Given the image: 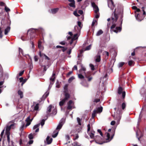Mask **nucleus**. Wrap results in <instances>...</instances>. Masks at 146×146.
<instances>
[{
	"mask_svg": "<svg viewBox=\"0 0 146 146\" xmlns=\"http://www.w3.org/2000/svg\"><path fill=\"white\" fill-rule=\"evenodd\" d=\"M78 13L80 14V15H82L83 13V12L82 10H79L78 11Z\"/></svg>",
	"mask_w": 146,
	"mask_h": 146,
	"instance_id": "obj_60",
	"label": "nucleus"
},
{
	"mask_svg": "<svg viewBox=\"0 0 146 146\" xmlns=\"http://www.w3.org/2000/svg\"><path fill=\"white\" fill-rule=\"evenodd\" d=\"M68 84H66L63 87L64 91L63 92L64 94L65 98L60 102L59 105L60 106H63L66 101L70 97V95L68 93Z\"/></svg>",
	"mask_w": 146,
	"mask_h": 146,
	"instance_id": "obj_4",
	"label": "nucleus"
},
{
	"mask_svg": "<svg viewBox=\"0 0 146 146\" xmlns=\"http://www.w3.org/2000/svg\"><path fill=\"white\" fill-rule=\"evenodd\" d=\"M103 31L102 30H100L96 33V35L97 36H99L103 34Z\"/></svg>",
	"mask_w": 146,
	"mask_h": 146,
	"instance_id": "obj_26",
	"label": "nucleus"
},
{
	"mask_svg": "<svg viewBox=\"0 0 146 146\" xmlns=\"http://www.w3.org/2000/svg\"><path fill=\"white\" fill-rule=\"evenodd\" d=\"M81 68L79 70L80 74H78V76L79 78L82 79L84 78V77L82 75L83 73L82 72H81L83 71V73H85V71L86 70V69L82 65H81Z\"/></svg>",
	"mask_w": 146,
	"mask_h": 146,
	"instance_id": "obj_7",
	"label": "nucleus"
},
{
	"mask_svg": "<svg viewBox=\"0 0 146 146\" xmlns=\"http://www.w3.org/2000/svg\"><path fill=\"white\" fill-rule=\"evenodd\" d=\"M97 131L100 134V135L103 137V134L101 130L99 129H98L97 130Z\"/></svg>",
	"mask_w": 146,
	"mask_h": 146,
	"instance_id": "obj_58",
	"label": "nucleus"
},
{
	"mask_svg": "<svg viewBox=\"0 0 146 146\" xmlns=\"http://www.w3.org/2000/svg\"><path fill=\"white\" fill-rule=\"evenodd\" d=\"M74 14L76 17H78L80 15L78 14L76 11H75L73 12Z\"/></svg>",
	"mask_w": 146,
	"mask_h": 146,
	"instance_id": "obj_53",
	"label": "nucleus"
},
{
	"mask_svg": "<svg viewBox=\"0 0 146 146\" xmlns=\"http://www.w3.org/2000/svg\"><path fill=\"white\" fill-rule=\"evenodd\" d=\"M49 94V92H46L45 94L42 96L41 100H44L48 96Z\"/></svg>",
	"mask_w": 146,
	"mask_h": 146,
	"instance_id": "obj_21",
	"label": "nucleus"
},
{
	"mask_svg": "<svg viewBox=\"0 0 146 146\" xmlns=\"http://www.w3.org/2000/svg\"><path fill=\"white\" fill-rule=\"evenodd\" d=\"M102 110L103 108L102 106L100 107L96 108V109H95L97 113H101L102 111Z\"/></svg>",
	"mask_w": 146,
	"mask_h": 146,
	"instance_id": "obj_22",
	"label": "nucleus"
},
{
	"mask_svg": "<svg viewBox=\"0 0 146 146\" xmlns=\"http://www.w3.org/2000/svg\"><path fill=\"white\" fill-rule=\"evenodd\" d=\"M121 117V116L120 115H119L116 117L115 119L117 120V121H119L120 120Z\"/></svg>",
	"mask_w": 146,
	"mask_h": 146,
	"instance_id": "obj_40",
	"label": "nucleus"
},
{
	"mask_svg": "<svg viewBox=\"0 0 146 146\" xmlns=\"http://www.w3.org/2000/svg\"><path fill=\"white\" fill-rule=\"evenodd\" d=\"M5 10L7 12H8L10 11V9L6 6H5Z\"/></svg>",
	"mask_w": 146,
	"mask_h": 146,
	"instance_id": "obj_34",
	"label": "nucleus"
},
{
	"mask_svg": "<svg viewBox=\"0 0 146 146\" xmlns=\"http://www.w3.org/2000/svg\"><path fill=\"white\" fill-rule=\"evenodd\" d=\"M46 54L44 53H41L40 51L39 53V55L40 57H43L44 56V55Z\"/></svg>",
	"mask_w": 146,
	"mask_h": 146,
	"instance_id": "obj_55",
	"label": "nucleus"
},
{
	"mask_svg": "<svg viewBox=\"0 0 146 146\" xmlns=\"http://www.w3.org/2000/svg\"><path fill=\"white\" fill-rule=\"evenodd\" d=\"M55 74L53 72L52 76L50 78V84L49 86V88H50L54 83L55 79Z\"/></svg>",
	"mask_w": 146,
	"mask_h": 146,
	"instance_id": "obj_8",
	"label": "nucleus"
},
{
	"mask_svg": "<svg viewBox=\"0 0 146 146\" xmlns=\"http://www.w3.org/2000/svg\"><path fill=\"white\" fill-rule=\"evenodd\" d=\"M38 56L35 55L34 56V60L35 62H37L38 60Z\"/></svg>",
	"mask_w": 146,
	"mask_h": 146,
	"instance_id": "obj_47",
	"label": "nucleus"
},
{
	"mask_svg": "<svg viewBox=\"0 0 146 146\" xmlns=\"http://www.w3.org/2000/svg\"><path fill=\"white\" fill-rule=\"evenodd\" d=\"M15 124L13 123L11 124L9 126H7L6 127V133H10L9 131L10 129L11 128L13 129L15 127Z\"/></svg>",
	"mask_w": 146,
	"mask_h": 146,
	"instance_id": "obj_14",
	"label": "nucleus"
},
{
	"mask_svg": "<svg viewBox=\"0 0 146 146\" xmlns=\"http://www.w3.org/2000/svg\"><path fill=\"white\" fill-rule=\"evenodd\" d=\"M100 99L99 98H96L93 101V102L94 103H97L98 102H99L100 101Z\"/></svg>",
	"mask_w": 146,
	"mask_h": 146,
	"instance_id": "obj_43",
	"label": "nucleus"
},
{
	"mask_svg": "<svg viewBox=\"0 0 146 146\" xmlns=\"http://www.w3.org/2000/svg\"><path fill=\"white\" fill-rule=\"evenodd\" d=\"M123 17V9L122 8L118 9L117 12H116V9H115L111 17L113 23L111 27V32L113 31L117 33L121 32Z\"/></svg>",
	"mask_w": 146,
	"mask_h": 146,
	"instance_id": "obj_1",
	"label": "nucleus"
},
{
	"mask_svg": "<svg viewBox=\"0 0 146 146\" xmlns=\"http://www.w3.org/2000/svg\"><path fill=\"white\" fill-rule=\"evenodd\" d=\"M73 146H79L80 145L79 143L77 142H75L73 143L72 144Z\"/></svg>",
	"mask_w": 146,
	"mask_h": 146,
	"instance_id": "obj_48",
	"label": "nucleus"
},
{
	"mask_svg": "<svg viewBox=\"0 0 146 146\" xmlns=\"http://www.w3.org/2000/svg\"><path fill=\"white\" fill-rule=\"evenodd\" d=\"M40 125V123H38V124H36V125H35L33 127V129H36V128L37 129V128H38V127Z\"/></svg>",
	"mask_w": 146,
	"mask_h": 146,
	"instance_id": "obj_33",
	"label": "nucleus"
},
{
	"mask_svg": "<svg viewBox=\"0 0 146 146\" xmlns=\"http://www.w3.org/2000/svg\"><path fill=\"white\" fill-rule=\"evenodd\" d=\"M28 137L30 139H31L33 138V134L32 133H31L28 135Z\"/></svg>",
	"mask_w": 146,
	"mask_h": 146,
	"instance_id": "obj_45",
	"label": "nucleus"
},
{
	"mask_svg": "<svg viewBox=\"0 0 146 146\" xmlns=\"http://www.w3.org/2000/svg\"><path fill=\"white\" fill-rule=\"evenodd\" d=\"M132 9H134V10H135V13H136V10H137V9H139L138 8H137V7L135 6H133L132 7Z\"/></svg>",
	"mask_w": 146,
	"mask_h": 146,
	"instance_id": "obj_57",
	"label": "nucleus"
},
{
	"mask_svg": "<svg viewBox=\"0 0 146 146\" xmlns=\"http://www.w3.org/2000/svg\"><path fill=\"white\" fill-rule=\"evenodd\" d=\"M81 84L82 86H84L86 87H88V85L86 83L85 84L83 82H82Z\"/></svg>",
	"mask_w": 146,
	"mask_h": 146,
	"instance_id": "obj_56",
	"label": "nucleus"
},
{
	"mask_svg": "<svg viewBox=\"0 0 146 146\" xmlns=\"http://www.w3.org/2000/svg\"><path fill=\"white\" fill-rule=\"evenodd\" d=\"M37 30V29L33 28L30 29L28 30V33H29L31 38H33L35 37L36 35L35 33Z\"/></svg>",
	"mask_w": 146,
	"mask_h": 146,
	"instance_id": "obj_6",
	"label": "nucleus"
},
{
	"mask_svg": "<svg viewBox=\"0 0 146 146\" xmlns=\"http://www.w3.org/2000/svg\"><path fill=\"white\" fill-rule=\"evenodd\" d=\"M46 119H43L41 121L40 123L42 126L44 124L45 121Z\"/></svg>",
	"mask_w": 146,
	"mask_h": 146,
	"instance_id": "obj_35",
	"label": "nucleus"
},
{
	"mask_svg": "<svg viewBox=\"0 0 146 146\" xmlns=\"http://www.w3.org/2000/svg\"><path fill=\"white\" fill-rule=\"evenodd\" d=\"M65 121V119L64 118H62L60 120L59 124L56 128V130L54 132V134L52 135V137H53L55 138L57 136L58 134L59 131L61 128Z\"/></svg>",
	"mask_w": 146,
	"mask_h": 146,
	"instance_id": "obj_5",
	"label": "nucleus"
},
{
	"mask_svg": "<svg viewBox=\"0 0 146 146\" xmlns=\"http://www.w3.org/2000/svg\"><path fill=\"white\" fill-rule=\"evenodd\" d=\"M108 6L111 9H113L115 5L112 0H108Z\"/></svg>",
	"mask_w": 146,
	"mask_h": 146,
	"instance_id": "obj_12",
	"label": "nucleus"
},
{
	"mask_svg": "<svg viewBox=\"0 0 146 146\" xmlns=\"http://www.w3.org/2000/svg\"><path fill=\"white\" fill-rule=\"evenodd\" d=\"M52 108V106L51 105H50V106L48 107L46 112V119H47L48 117L49 116V113L51 111Z\"/></svg>",
	"mask_w": 146,
	"mask_h": 146,
	"instance_id": "obj_17",
	"label": "nucleus"
},
{
	"mask_svg": "<svg viewBox=\"0 0 146 146\" xmlns=\"http://www.w3.org/2000/svg\"><path fill=\"white\" fill-rule=\"evenodd\" d=\"M74 79V76H72L70 77L68 80V82L69 83H70Z\"/></svg>",
	"mask_w": 146,
	"mask_h": 146,
	"instance_id": "obj_28",
	"label": "nucleus"
},
{
	"mask_svg": "<svg viewBox=\"0 0 146 146\" xmlns=\"http://www.w3.org/2000/svg\"><path fill=\"white\" fill-rule=\"evenodd\" d=\"M97 20L94 19L92 24V26H93L95 25V23L97 24Z\"/></svg>",
	"mask_w": 146,
	"mask_h": 146,
	"instance_id": "obj_39",
	"label": "nucleus"
},
{
	"mask_svg": "<svg viewBox=\"0 0 146 146\" xmlns=\"http://www.w3.org/2000/svg\"><path fill=\"white\" fill-rule=\"evenodd\" d=\"M95 131L93 130H92L91 132H88V134L89 135L90 137L91 138L93 139L94 137V135L95 133Z\"/></svg>",
	"mask_w": 146,
	"mask_h": 146,
	"instance_id": "obj_20",
	"label": "nucleus"
},
{
	"mask_svg": "<svg viewBox=\"0 0 146 146\" xmlns=\"http://www.w3.org/2000/svg\"><path fill=\"white\" fill-rule=\"evenodd\" d=\"M123 88L121 87H119L118 89V93L119 94H122V97L123 99L124 98L125 96V92H123Z\"/></svg>",
	"mask_w": 146,
	"mask_h": 146,
	"instance_id": "obj_11",
	"label": "nucleus"
},
{
	"mask_svg": "<svg viewBox=\"0 0 146 146\" xmlns=\"http://www.w3.org/2000/svg\"><path fill=\"white\" fill-rule=\"evenodd\" d=\"M69 5L71 7H72L73 8L75 7V1L72 2H71V3H69Z\"/></svg>",
	"mask_w": 146,
	"mask_h": 146,
	"instance_id": "obj_27",
	"label": "nucleus"
},
{
	"mask_svg": "<svg viewBox=\"0 0 146 146\" xmlns=\"http://www.w3.org/2000/svg\"><path fill=\"white\" fill-rule=\"evenodd\" d=\"M60 44L62 45H64L65 44L66 42L65 41H63L60 42Z\"/></svg>",
	"mask_w": 146,
	"mask_h": 146,
	"instance_id": "obj_61",
	"label": "nucleus"
},
{
	"mask_svg": "<svg viewBox=\"0 0 146 146\" xmlns=\"http://www.w3.org/2000/svg\"><path fill=\"white\" fill-rule=\"evenodd\" d=\"M59 8H54L51 9V12L53 14H54L56 13L58 11Z\"/></svg>",
	"mask_w": 146,
	"mask_h": 146,
	"instance_id": "obj_24",
	"label": "nucleus"
},
{
	"mask_svg": "<svg viewBox=\"0 0 146 146\" xmlns=\"http://www.w3.org/2000/svg\"><path fill=\"white\" fill-rule=\"evenodd\" d=\"M68 106L67 107V109L68 110H71L72 108V106L71 105L69 104H67Z\"/></svg>",
	"mask_w": 146,
	"mask_h": 146,
	"instance_id": "obj_49",
	"label": "nucleus"
},
{
	"mask_svg": "<svg viewBox=\"0 0 146 146\" xmlns=\"http://www.w3.org/2000/svg\"><path fill=\"white\" fill-rule=\"evenodd\" d=\"M145 8V7H142L141 9H139L137 10H136L135 16L138 21H141L145 17L146 15L145 11L144 10V8Z\"/></svg>",
	"mask_w": 146,
	"mask_h": 146,
	"instance_id": "obj_3",
	"label": "nucleus"
},
{
	"mask_svg": "<svg viewBox=\"0 0 146 146\" xmlns=\"http://www.w3.org/2000/svg\"><path fill=\"white\" fill-rule=\"evenodd\" d=\"M77 121L78 123V125H81V121L82 120V119H81L80 118L78 117L77 118Z\"/></svg>",
	"mask_w": 146,
	"mask_h": 146,
	"instance_id": "obj_31",
	"label": "nucleus"
},
{
	"mask_svg": "<svg viewBox=\"0 0 146 146\" xmlns=\"http://www.w3.org/2000/svg\"><path fill=\"white\" fill-rule=\"evenodd\" d=\"M18 93L19 95L20 96V98H22L23 97V92L21 90H19L18 92Z\"/></svg>",
	"mask_w": 146,
	"mask_h": 146,
	"instance_id": "obj_25",
	"label": "nucleus"
},
{
	"mask_svg": "<svg viewBox=\"0 0 146 146\" xmlns=\"http://www.w3.org/2000/svg\"><path fill=\"white\" fill-rule=\"evenodd\" d=\"M10 27L8 26L5 30L4 33L5 35H7L8 33L10 31Z\"/></svg>",
	"mask_w": 146,
	"mask_h": 146,
	"instance_id": "obj_23",
	"label": "nucleus"
},
{
	"mask_svg": "<svg viewBox=\"0 0 146 146\" xmlns=\"http://www.w3.org/2000/svg\"><path fill=\"white\" fill-rule=\"evenodd\" d=\"M126 106V105L125 103L124 102L122 104L121 107L122 108L123 110L125 109V107Z\"/></svg>",
	"mask_w": 146,
	"mask_h": 146,
	"instance_id": "obj_50",
	"label": "nucleus"
},
{
	"mask_svg": "<svg viewBox=\"0 0 146 146\" xmlns=\"http://www.w3.org/2000/svg\"><path fill=\"white\" fill-rule=\"evenodd\" d=\"M133 62V61L131 60H129L128 61V64L129 66H131Z\"/></svg>",
	"mask_w": 146,
	"mask_h": 146,
	"instance_id": "obj_59",
	"label": "nucleus"
},
{
	"mask_svg": "<svg viewBox=\"0 0 146 146\" xmlns=\"http://www.w3.org/2000/svg\"><path fill=\"white\" fill-rule=\"evenodd\" d=\"M52 138H50L49 136H47L46 138V141H44V143L45 145L50 144L52 142Z\"/></svg>",
	"mask_w": 146,
	"mask_h": 146,
	"instance_id": "obj_16",
	"label": "nucleus"
},
{
	"mask_svg": "<svg viewBox=\"0 0 146 146\" xmlns=\"http://www.w3.org/2000/svg\"><path fill=\"white\" fill-rule=\"evenodd\" d=\"M102 50H100L98 51L97 54L95 57V60L96 62H99L101 60V56L100 53L102 52Z\"/></svg>",
	"mask_w": 146,
	"mask_h": 146,
	"instance_id": "obj_13",
	"label": "nucleus"
},
{
	"mask_svg": "<svg viewBox=\"0 0 146 146\" xmlns=\"http://www.w3.org/2000/svg\"><path fill=\"white\" fill-rule=\"evenodd\" d=\"M90 66L91 68V69L92 70H94L95 69L94 66L92 64H90Z\"/></svg>",
	"mask_w": 146,
	"mask_h": 146,
	"instance_id": "obj_37",
	"label": "nucleus"
},
{
	"mask_svg": "<svg viewBox=\"0 0 146 146\" xmlns=\"http://www.w3.org/2000/svg\"><path fill=\"white\" fill-rule=\"evenodd\" d=\"M19 53H21V54L24 56L26 57L27 58H29V59L30 60L31 62H32V59L31 57L29 55V54H25L24 53L23 50L20 48H19Z\"/></svg>",
	"mask_w": 146,
	"mask_h": 146,
	"instance_id": "obj_9",
	"label": "nucleus"
},
{
	"mask_svg": "<svg viewBox=\"0 0 146 146\" xmlns=\"http://www.w3.org/2000/svg\"><path fill=\"white\" fill-rule=\"evenodd\" d=\"M72 73V71H71L69 72L67 74L66 76L67 77L69 76L70 74H71Z\"/></svg>",
	"mask_w": 146,
	"mask_h": 146,
	"instance_id": "obj_62",
	"label": "nucleus"
},
{
	"mask_svg": "<svg viewBox=\"0 0 146 146\" xmlns=\"http://www.w3.org/2000/svg\"><path fill=\"white\" fill-rule=\"evenodd\" d=\"M25 126V123L24 122L22 121L21 122V125L20 127V129L21 130H23V129L24 128Z\"/></svg>",
	"mask_w": 146,
	"mask_h": 146,
	"instance_id": "obj_32",
	"label": "nucleus"
},
{
	"mask_svg": "<svg viewBox=\"0 0 146 146\" xmlns=\"http://www.w3.org/2000/svg\"><path fill=\"white\" fill-rule=\"evenodd\" d=\"M114 134L115 131L114 130H112L111 133L108 132L106 133L105 135L106 138H105L106 139V141L104 142L102 141V139L98 135L94 137L95 141L96 143L100 144H102L104 143L109 142L113 139Z\"/></svg>",
	"mask_w": 146,
	"mask_h": 146,
	"instance_id": "obj_2",
	"label": "nucleus"
},
{
	"mask_svg": "<svg viewBox=\"0 0 146 146\" xmlns=\"http://www.w3.org/2000/svg\"><path fill=\"white\" fill-rule=\"evenodd\" d=\"M124 62H121L119 64L118 66L119 67H121L123 66L124 64Z\"/></svg>",
	"mask_w": 146,
	"mask_h": 146,
	"instance_id": "obj_46",
	"label": "nucleus"
},
{
	"mask_svg": "<svg viewBox=\"0 0 146 146\" xmlns=\"http://www.w3.org/2000/svg\"><path fill=\"white\" fill-rule=\"evenodd\" d=\"M62 52H65L66 51V50L67 49V48H65L64 47H62Z\"/></svg>",
	"mask_w": 146,
	"mask_h": 146,
	"instance_id": "obj_64",
	"label": "nucleus"
},
{
	"mask_svg": "<svg viewBox=\"0 0 146 146\" xmlns=\"http://www.w3.org/2000/svg\"><path fill=\"white\" fill-rule=\"evenodd\" d=\"M85 77L88 79V80L89 81H90L92 79V78L91 77H89L87 76L86 75H85Z\"/></svg>",
	"mask_w": 146,
	"mask_h": 146,
	"instance_id": "obj_51",
	"label": "nucleus"
},
{
	"mask_svg": "<svg viewBox=\"0 0 146 146\" xmlns=\"http://www.w3.org/2000/svg\"><path fill=\"white\" fill-rule=\"evenodd\" d=\"M7 134V140L9 143H10V133H6Z\"/></svg>",
	"mask_w": 146,
	"mask_h": 146,
	"instance_id": "obj_36",
	"label": "nucleus"
},
{
	"mask_svg": "<svg viewBox=\"0 0 146 146\" xmlns=\"http://www.w3.org/2000/svg\"><path fill=\"white\" fill-rule=\"evenodd\" d=\"M25 121L27 122L25 125V127H27V126L29 125L31 123V121L30 116H29L27 117L25 120Z\"/></svg>",
	"mask_w": 146,
	"mask_h": 146,
	"instance_id": "obj_19",
	"label": "nucleus"
},
{
	"mask_svg": "<svg viewBox=\"0 0 146 146\" xmlns=\"http://www.w3.org/2000/svg\"><path fill=\"white\" fill-rule=\"evenodd\" d=\"M76 31V33H76L74 35L73 37L71 39V41L70 42V44H72L74 40H76V39H77L78 38V33H78V32H77L76 31Z\"/></svg>",
	"mask_w": 146,
	"mask_h": 146,
	"instance_id": "obj_18",
	"label": "nucleus"
},
{
	"mask_svg": "<svg viewBox=\"0 0 146 146\" xmlns=\"http://www.w3.org/2000/svg\"><path fill=\"white\" fill-rule=\"evenodd\" d=\"M56 87L58 88L60 87V84L58 80H57L56 82Z\"/></svg>",
	"mask_w": 146,
	"mask_h": 146,
	"instance_id": "obj_38",
	"label": "nucleus"
},
{
	"mask_svg": "<svg viewBox=\"0 0 146 146\" xmlns=\"http://www.w3.org/2000/svg\"><path fill=\"white\" fill-rule=\"evenodd\" d=\"M91 4L95 13H97L98 12H99V11L98 7L96 5L94 2L92 3Z\"/></svg>",
	"mask_w": 146,
	"mask_h": 146,
	"instance_id": "obj_15",
	"label": "nucleus"
},
{
	"mask_svg": "<svg viewBox=\"0 0 146 146\" xmlns=\"http://www.w3.org/2000/svg\"><path fill=\"white\" fill-rule=\"evenodd\" d=\"M24 72V70H23L19 73V76H22V75L23 74V73Z\"/></svg>",
	"mask_w": 146,
	"mask_h": 146,
	"instance_id": "obj_63",
	"label": "nucleus"
},
{
	"mask_svg": "<svg viewBox=\"0 0 146 146\" xmlns=\"http://www.w3.org/2000/svg\"><path fill=\"white\" fill-rule=\"evenodd\" d=\"M91 48V44H90L89 46H87L85 50H90Z\"/></svg>",
	"mask_w": 146,
	"mask_h": 146,
	"instance_id": "obj_44",
	"label": "nucleus"
},
{
	"mask_svg": "<svg viewBox=\"0 0 146 146\" xmlns=\"http://www.w3.org/2000/svg\"><path fill=\"white\" fill-rule=\"evenodd\" d=\"M100 90L99 91H98L97 93H96V98H98L100 94Z\"/></svg>",
	"mask_w": 146,
	"mask_h": 146,
	"instance_id": "obj_54",
	"label": "nucleus"
},
{
	"mask_svg": "<svg viewBox=\"0 0 146 146\" xmlns=\"http://www.w3.org/2000/svg\"><path fill=\"white\" fill-rule=\"evenodd\" d=\"M57 113L56 110L55 109H54L52 111V114L53 115H55Z\"/></svg>",
	"mask_w": 146,
	"mask_h": 146,
	"instance_id": "obj_52",
	"label": "nucleus"
},
{
	"mask_svg": "<svg viewBox=\"0 0 146 146\" xmlns=\"http://www.w3.org/2000/svg\"><path fill=\"white\" fill-rule=\"evenodd\" d=\"M97 113L96 111L95 110H94L93 111L92 114V116L93 118H94L96 116V114Z\"/></svg>",
	"mask_w": 146,
	"mask_h": 146,
	"instance_id": "obj_30",
	"label": "nucleus"
},
{
	"mask_svg": "<svg viewBox=\"0 0 146 146\" xmlns=\"http://www.w3.org/2000/svg\"><path fill=\"white\" fill-rule=\"evenodd\" d=\"M78 27L77 26H76L74 27V30L76 31L78 33L80 32V30L82 27L81 25V23L80 21H78Z\"/></svg>",
	"mask_w": 146,
	"mask_h": 146,
	"instance_id": "obj_10",
	"label": "nucleus"
},
{
	"mask_svg": "<svg viewBox=\"0 0 146 146\" xmlns=\"http://www.w3.org/2000/svg\"><path fill=\"white\" fill-rule=\"evenodd\" d=\"M113 72V69L112 68H108L107 70V73L110 74Z\"/></svg>",
	"mask_w": 146,
	"mask_h": 146,
	"instance_id": "obj_29",
	"label": "nucleus"
},
{
	"mask_svg": "<svg viewBox=\"0 0 146 146\" xmlns=\"http://www.w3.org/2000/svg\"><path fill=\"white\" fill-rule=\"evenodd\" d=\"M87 133H88V132H89V131L90 130V128H91V127L90 126V124H89L87 126Z\"/></svg>",
	"mask_w": 146,
	"mask_h": 146,
	"instance_id": "obj_41",
	"label": "nucleus"
},
{
	"mask_svg": "<svg viewBox=\"0 0 146 146\" xmlns=\"http://www.w3.org/2000/svg\"><path fill=\"white\" fill-rule=\"evenodd\" d=\"M38 109V104H37L34 107V110H37Z\"/></svg>",
	"mask_w": 146,
	"mask_h": 146,
	"instance_id": "obj_42",
	"label": "nucleus"
}]
</instances>
